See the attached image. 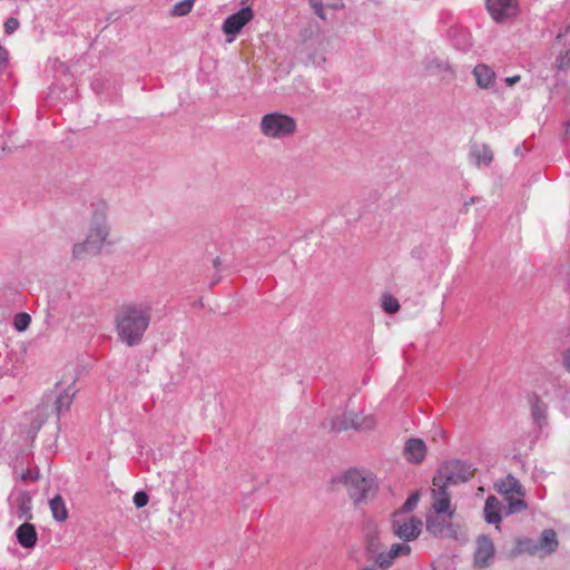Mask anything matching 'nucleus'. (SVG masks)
<instances>
[{
  "label": "nucleus",
  "mask_w": 570,
  "mask_h": 570,
  "mask_svg": "<svg viewBox=\"0 0 570 570\" xmlns=\"http://www.w3.org/2000/svg\"><path fill=\"white\" fill-rule=\"evenodd\" d=\"M149 322V307L138 304L124 305L116 316L117 333L127 345H136L141 341Z\"/></svg>",
  "instance_id": "f257e3e1"
},
{
  "label": "nucleus",
  "mask_w": 570,
  "mask_h": 570,
  "mask_svg": "<svg viewBox=\"0 0 570 570\" xmlns=\"http://www.w3.org/2000/svg\"><path fill=\"white\" fill-rule=\"evenodd\" d=\"M342 483L354 503L366 502L377 489L375 478L371 473L355 469L344 473Z\"/></svg>",
  "instance_id": "f03ea898"
},
{
  "label": "nucleus",
  "mask_w": 570,
  "mask_h": 570,
  "mask_svg": "<svg viewBox=\"0 0 570 570\" xmlns=\"http://www.w3.org/2000/svg\"><path fill=\"white\" fill-rule=\"evenodd\" d=\"M259 131L269 139H284L296 134L297 120L287 114L268 112L261 119Z\"/></svg>",
  "instance_id": "7ed1b4c3"
},
{
  "label": "nucleus",
  "mask_w": 570,
  "mask_h": 570,
  "mask_svg": "<svg viewBox=\"0 0 570 570\" xmlns=\"http://www.w3.org/2000/svg\"><path fill=\"white\" fill-rule=\"evenodd\" d=\"M422 521L419 518L405 515L402 512H395L392 520V531L394 535L404 540H415L422 531Z\"/></svg>",
  "instance_id": "20e7f679"
},
{
  "label": "nucleus",
  "mask_w": 570,
  "mask_h": 570,
  "mask_svg": "<svg viewBox=\"0 0 570 570\" xmlns=\"http://www.w3.org/2000/svg\"><path fill=\"white\" fill-rule=\"evenodd\" d=\"M375 423L373 415H365L362 412H347L332 421V430L337 432L348 429L370 430L375 426Z\"/></svg>",
  "instance_id": "39448f33"
},
{
  "label": "nucleus",
  "mask_w": 570,
  "mask_h": 570,
  "mask_svg": "<svg viewBox=\"0 0 570 570\" xmlns=\"http://www.w3.org/2000/svg\"><path fill=\"white\" fill-rule=\"evenodd\" d=\"M109 234L104 213H96L91 219L90 230L87 236V245L90 246L89 253H98Z\"/></svg>",
  "instance_id": "423d86ee"
},
{
  "label": "nucleus",
  "mask_w": 570,
  "mask_h": 570,
  "mask_svg": "<svg viewBox=\"0 0 570 570\" xmlns=\"http://www.w3.org/2000/svg\"><path fill=\"white\" fill-rule=\"evenodd\" d=\"M487 8L493 20L502 22L517 16L519 4L518 0H488Z\"/></svg>",
  "instance_id": "0eeeda50"
},
{
  "label": "nucleus",
  "mask_w": 570,
  "mask_h": 570,
  "mask_svg": "<svg viewBox=\"0 0 570 570\" xmlns=\"http://www.w3.org/2000/svg\"><path fill=\"white\" fill-rule=\"evenodd\" d=\"M438 473L449 476L451 483L456 484L460 481H466L474 475V469L463 461L454 460L443 465Z\"/></svg>",
  "instance_id": "6e6552de"
},
{
  "label": "nucleus",
  "mask_w": 570,
  "mask_h": 570,
  "mask_svg": "<svg viewBox=\"0 0 570 570\" xmlns=\"http://www.w3.org/2000/svg\"><path fill=\"white\" fill-rule=\"evenodd\" d=\"M253 18V9L244 7L225 19L222 30L227 36H236Z\"/></svg>",
  "instance_id": "1a4fd4ad"
},
{
  "label": "nucleus",
  "mask_w": 570,
  "mask_h": 570,
  "mask_svg": "<svg viewBox=\"0 0 570 570\" xmlns=\"http://www.w3.org/2000/svg\"><path fill=\"white\" fill-rule=\"evenodd\" d=\"M495 549L492 540L485 535H480L476 539V549L474 552V566L478 569L488 568L494 557Z\"/></svg>",
  "instance_id": "9d476101"
},
{
  "label": "nucleus",
  "mask_w": 570,
  "mask_h": 570,
  "mask_svg": "<svg viewBox=\"0 0 570 570\" xmlns=\"http://www.w3.org/2000/svg\"><path fill=\"white\" fill-rule=\"evenodd\" d=\"M454 515L448 513H434L430 510L426 514V531L434 535L440 537L450 531L451 521Z\"/></svg>",
  "instance_id": "9b49d317"
},
{
  "label": "nucleus",
  "mask_w": 570,
  "mask_h": 570,
  "mask_svg": "<svg viewBox=\"0 0 570 570\" xmlns=\"http://www.w3.org/2000/svg\"><path fill=\"white\" fill-rule=\"evenodd\" d=\"M411 553V547L406 543H394L390 548V550L384 553H381L375 558V563L381 569H389L393 561L399 558L400 556H407Z\"/></svg>",
  "instance_id": "f8f14e48"
},
{
  "label": "nucleus",
  "mask_w": 570,
  "mask_h": 570,
  "mask_svg": "<svg viewBox=\"0 0 570 570\" xmlns=\"http://www.w3.org/2000/svg\"><path fill=\"white\" fill-rule=\"evenodd\" d=\"M403 453L406 461L419 464L426 455V445L423 440L412 438L406 441Z\"/></svg>",
  "instance_id": "ddd939ff"
},
{
  "label": "nucleus",
  "mask_w": 570,
  "mask_h": 570,
  "mask_svg": "<svg viewBox=\"0 0 570 570\" xmlns=\"http://www.w3.org/2000/svg\"><path fill=\"white\" fill-rule=\"evenodd\" d=\"M449 476L444 474L436 473L432 481V500H444L452 498L450 492V487L454 483H451L448 480Z\"/></svg>",
  "instance_id": "4468645a"
},
{
  "label": "nucleus",
  "mask_w": 570,
  "mask_h": 570,
  "mask_svg": "<svg viewBox=\"0 0 570 570\" xmlns=\"http://www.w3.org/2000/svg\"><path fill=\"white\" fill-rule=\"evenodd\" d=\"M495 489L501 495L517 494L518 497H524L523 487L519 480L511 474L497 482Z\"/></svg>",
  "instance_id": "2eb2a0df"
},
{
  "label": "nucleus",
  "mask_w": 570,
  "mask_h": 570,
  "mask_svg": "<svg viewBox=\"0 0 570 570\" xmlns=\"http://www.w3.org/2000/svg\"><path fill=\"white\" fill-rule=\"evenodd\" d=\"M537 544L540 557L552 553L558 547L556 532L552 529L544 530L538 539Z\"/></svg>",
  "instance_id": "dca6fc26"
},
{
  "label": "nucleus",
  "mask_w": 570,
  "mask_h": 570,
  "mask_svg": "<svg viewBox=\"0 0 570 570\" xmlns=\"http://www.w3.org/2000/svg\"><path fill=\"white\" fill-rule=\"evenodd\" d=\"M17 539L23 548H33L38 539L35 525L29 522L22 523L17 529Z\"/></svg>",
  "instance_id": "f3484780"
},
{
  "label": "nucleus",
  "mask_w": 570,
  "mask_h": 570,
  "mask_svg": "<svg viewBox=\"0 0 570 570\" xmlns=\"http://www.w3.org/2000/svg\"><path fill=\"white\" fill-rule=\"evenodd\" d=\"M500 508L501 503L495 497L491 495L487 499L484 504V519L488 523L497 524V528H499L501 522Z\"/></svg>",
  "instance_id": "a211bd4d"
},
{
  "label": "nucleus",
  "mask_w": 570,
  "mask_h": 570,
  "mask_svg": "<svg viewBox=\"0 0 570 570\" xmlns=\"http://www.w3.org/2000/svg\"><path fill=\"white\" fill-rule=\"evenodd\" d=\"M49 508L55 520L63 522L68 519V510L60 494L50 500Z\"/></svg>",
  "instance_id": "6ab92c4d"
},
{
  "label": "nucleus",
  "mask_w": 570,
  "mask_h": 570,
  "mask_svg": "<svg viewBox=\"0 0 570 570\" xmlns=\"http://www.w3.org/2000/svg\"><path fill=\"white\" fill-rule=\"evenodd\" d=\"M528 402L530 404L533 419L539 423L544 421L547 416L546 403L534 393L528 396Z\"/></svg>",
  "instance_id": "aec40b11"
},
{
  "label": "nucleus",
  "mask_w": 570,
  "mask_h": 570,
  "mask_svg": "<svg viewBox=\"0 0 570 570\" xmlns=\"http://www.w3.org/2000/svg\"><path fill=\"white\" fill-rule=\"evenodd\" d=\"M473 73L480 87L488 88L493 81L494 72L485 65H478Z\"/></svg>",
  "instance_id": "412c9836"
},
{
  "label": "nucleus",
  "mask_w": 570,
  "mask_h": 570,
  "mask_svg": "<svg viewBox=\"0 0 570 570\" xmlns=\"http://www.w3.org/2000/svg\"><path fill=\"white\" fill-rule=\"evenodd\" d=\"M75 396L73 391V382L61 393L56 400V410L57 413L60 414L62 411H66L72 404Z\"/></svg>",
  "instance_id": "4be33fe9"
},
{
  "label": "nucleus",
  "mask_w": 570,
  "mask_h": 570,
  "mask_svg": "<svg viewBox=\"0 0 570 570\" xmlns=\"http://www.w3.org/2000/svg\"><path fill=\"white\" fill-rule=\"evenodd\" d=\"M504 500L508 502V514L519 513L525 511L528 509L527 502L523 500V497H518L517 494L503 495Z\"/></svg>",
  "instance_id": "5701e85b"
},
{
  "label": "nucleus",
  "mask_w": 570,
  "mask_h": 570,
  "mask_svg": "<svg viewBox=\"0 0 570 570\" xmlns=\"http://www.w3.org/2000/svg\"><path fill=\"white\" fill-rule=\"evenodd\" d=\"M366 552L368 560H372L374 562L377 556L384 553L383 543L381 542L379 535L374 534L368 538Z\"/></svg>",
  "instance_id": "b1692460"
},
{
  "label": "nucleus",
  "mask_w": 570,
  "mask_h": 570,
  "mask_svg": "<svg viewBox=\"0 0 570 570\" xmlns=\"http://www.w3.org/2000/svg\"><path fill=\"white\" fill-rule=\"evenodd\" d=\"M431 511L434 513H448V515H454L456 508L452 504L450 499L444 500H432Z\"/></svg>",
  "instance_id": "393cba45"
},
{
  "label": "nucleus",
  "mask_w": 570,
  "mask_h": 570,
  "mask_svg": "<svg viewBox=\"0 0 570 570\" xmlns=\"http://www.w3.org/2000/svg\"><path fill=\"white\" fill-rule=\"evenodd\" d=\"M518 550L520 552L529 553L531 556H539L537 541L531 539L520 540L518 542Z\"/></svg>",
  "instance_id": "a878e982"
},
{
  "label": "nucleus",
  "mask_w": 570,
  "mask_h": 570,
  "mask_svg": "<svg viewBox=\"0 0 570 570\" xmlns=\"http://www.w3.org/2000/svg\"><path fill=\"white\" fill-rule=\"evenodd\" d=\"M382 307L389 314H394L400 309L399 301L392 295H384L382 297Z\"/></svg>",
  "instance_id": "bb28decb"
},
{
  "label": "nucleus",
  "mask_w": 570,
  "mask_h": 570,
  "mask_svg": "<svg viewBox=\"0 0 570 570\" xmlns=\"http://www.w3.org/2000/svg\"><path fill=\"white\" fill-rule=\"evenodd\" d=\"M30 322L31 317L28 313H19L14 316L13 325L17 331L22 332L28 328Z\"/></svg>",
  "instance_id": "cd10ccee"
},
{
  "label": "nucleus",
  "mask_w": 570,
  "mask_h": 570,
  "mask_svg": "<svg viewBox=\"0 0 570 570\" xmlns=\"http://www.w3.org/2000/svg\"><path fill=\"white\" fill-rule=\"evenodd\" d=\"M90 246L87 245V240L82 244H76L72 249V255L75 258H85L88 255H95L96 253H89Z\"/></svg>",
  "instance_id": "c85d7f7f"
},
{
  "label": "nucleus",
  "mask_w": 570,
  "mask_h": 570,
  "mask_svg": "<svg viewBox=\"0 0 570 570\" xmlns=\"http://www.w3.org/2000/svg\"><path fill=\"white\" fill-rule=\"evenodd\" d=\"M193 9V0H184L175 4L173 12L176 16H185Z\"/></svg>",
  "instance_id": "c756f323"
},
{
  "label": "nucleus",
  "mask_w": 570,
  "mask_h": 570,
  "mask_svg": "<svg viewBox=\"0 0 570 570\" xmlns=\"http://www.w3.org/2000/svg\"><path fill=\"white\" fill-rule=\"evenodd\" d=\"M419 500H420L419 493L411 494L399 512H402L403 514L406 515V513L411 512L416 507Z\"/></svg>",
  "instance_id": "7c9ffc66"
},
{
  "label": "nucleus",
  "mask_w": 570,
  "mask_h": 570,
  "mask_svg": "<svg viewBox=\"0 0 570 570\" xmlns=\"http://www.w3.org/2000/svg\"><path fill=\"white\" fill-rule=\"evenodd\" d=\"M20 510H21L22 515L26 517V519L30 520L32 518V514L30 512L31 511V498L30 497H28V495L22 497Z\"/></svg>",
  "instance_id": "2f4dec72"
},
{
  "label": "nucleus",
  "mask_w": 570,
  "mask_h": 570,
  "mask_svg": "<svg viewBox=\"0 0 570 570\" xmlns=\"http://www.w3.org/2000/svg\"><path fill=\"white\" fill-rule=\"evenodd\" d=\"M19 24L17 18L10 17L4 22V30L8 35H11L19 28Z\"/></svg>",
  "instance_id": "473e14b6"
},
{
  "label": "nucleus",
  "mask_w": 570,
  "mask_h": 570,
  "mask_svg": "<svg viewBox=\"0 0 570 570\" xmlns=\"http://www.w3.org/2000/svg\"><path fill=\"white\" fill-rule=\"evenodd\" d=\"M134 503L137 508H142L148 503V495L144 491L136 492Z\"/></svg>",
  "instance_id": "72a5a7b5"
},
{
  "label": "nucleus",
  "mask_w": 570,
  "mask_h": 570,
  "mask_svg": "<svg viewBox=\"0 0 570 570\" xmlns=\"http://www.w3.org/2000/svg\"><path fill=\"white\" fill-rule=\"evenodd\" d=\"M570 66V50H567L557 61V67L560 70H566Z\"/></svg>",
  "instance_id": "f704fd0d"
},
{
  "label": "nucleus",
  "mask_w": 570,
  "mask_h": 570,
  "mask_svg": "<svg viewBox=\"0 0 570 570\" xmlns=\"http://www.w3.org/2000/svg\"><path fill=\"white\" fill-rule=\"evenodd\" d=\"M311 7L314 9L315 13L321 18L325 19L324 8L322 0H309Z\"/></svg>",
  "instance_id": "c9c22d12"
},
{
  "label": "nucleus",
  "mask_w": 570,
  "mask_h": 570,
  "mask_svg": "<svg viewBox=\"0 0 570 570\" xmlns=\"http://www.w3.org/2000/svg\"><path fill=\"white\" fill-rule=\"evenodd\" d=\"M562 363L566 370L570 373V348L562 353Z\"/></svg>",
  "instance_id": "e433bc0d"
},
{
  "label": "nucleus",
  "mask_w": 570,
  "mask_h": 570,
  "mask_svg": "<svg viewBox=\"0 0 570 570\" xmlns=\"http://www.w3.org/2000/svg\"><path fill=\"white\" fill-rule=\"evenodd\" d=\"M39 478V474H32L31 472H28V473H24L22 474V479L23 480H32V481H36L37 479Z\"/></svg>",
  "instance_id": "4c0bfd02"
},
{
  "label": "nucleus",
  "mask_w": 570,
  "mask_h": 570,
  "mask_svg": "<svg viewBox=\"0 0 570 570\" xmlns=\"http://www.w3.org/2000/svg\"><path fill=\"white\" fill-rule=\"evenodd\" d=\"M519 80H520V76H514V77H508L505 79V82L508 83V86H512L515 82H518Z\"/></svg>",
  "instance_id": "58836bf2"
},
{
  "label": "nucleus",
  "mask_w": 570,
  "mask_h": 570,
  "mask_svg": "<svg viewBox=\"0 0 570 570\" xmlns=\"http://www.w3.org/2000/svg\"><path fill=\"white\" fill-rule=\"evenodd\" d=\"M7 59V51L0 46V66L6 61Z\"/></svg>",
  "instance_id": "ea45409f"
},
{
  "label": "nucleus",
  "mask_w": 570,
  "mask_h": 570,
  "mask_svg": "<svg viewBox=\"0 0 570 570\" xmlns=\"http://www.w3.org/2000/svg\"><path fill=\"white\" fill-rule=\"evenodd\" d=\"M362 570H386V569H381V568L375 563V566H367V567L362 568Z\"/></svg>",
  "instance_id": "a19ab883"
},
{
  "label": "nucleus",
  "mask_w": 570,
  "mask_h": 570,
  "mask_svg": "<svg viewBox=\"0 0 570 570\" xmlns=\"http://www.w3.org/2000/svg\"><path fill=\"white\" fill-rule=\"evenodd\" d=\"M330 7L334 8V9H337V8H341L343 7V3H342V0H338V2L336 3H332V4H328Z\"/></svg>",
  "instance_id": "79ce46f5"
},
{
  "label": "nucleus",
  "mask_w": 570,
  "mask_h": 570,
  "mask_svg": "<svg viewBox=\"0 0 570 570\" xmlns=\"http://www.w3.org/2000/svg\"><path fill=\"white\" fill-rule=\"evenodd\" d=\"M567 132L570 135V121H569V124H568Z\"/></svg>",
  "instance_id": "37998d69"
}]
</instances>
